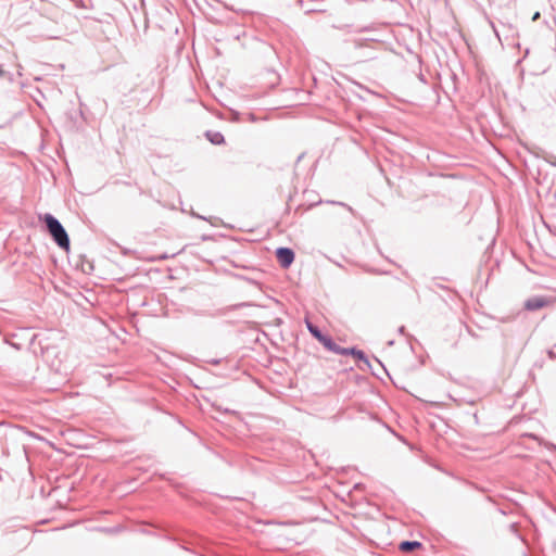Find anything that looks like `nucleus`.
I'll return each mask as SVG.
<instances>
[{
  "label": "nucleus",
  "mask_w": 556,
  "mask_h": 556,
  "mask_svg": "<svg viewBox=\"0 0 556 556\" xmlns=\"http://www.w3.org/2000/svg\"><path fill=\"white\" fill-rule=\"evenodd\" d=\"M38 218L54 243L60 249L68 251L71 245L70 237L61 222L51 213L39 214Z\"/></svg>",
  "instance_id": "obj_1"
},
{
  "label": "nucleus",
  "mask_w": 556,
  "mask_h": 556,
  "mask_svg": "<svg viewBox=\"0 0 556 556\" xmlns=\"http://www.w3.org/2000/svg\"><path fill=\"white\" fill-rule=\"evenodd\" d=\"M38 218L54 243L60 249L68 251L71 245L70 237L61 222L51 213L39 214Z\"/></svg>",
  "instance_id": "obj_2"
},
{
  "label": "nucleus",
  "mask_w": 556,
  "mask_h": 556,
  "mask_svg": "<svg viewBox=\"0 0 556 556\" xmlns=\"http://www.w3.org/2000/svg\"><path fill=\"white\" fill-rule=\"evenodd\" d=\"M35 338V334L29 333V329H22L20 333H8L2 331V342L14 348L22 350L26 348Z\"/></svg>",
  "instance_id": "obj_3"
},
{
  "label": "nucleus",
  "mask_w": 556,
  "mask_h": 556,
  "mask_svg": "<svg viewBox=\"0 0 556 556\" xmlns=\"http://www.w3.org/2000/svg\"><path fill=\"white\" fill-rule=\"evenodd\" d=\"M346 356L354 357L356 359L357 366L361 370H369L374 376H376L377 378H380V375L375 371L368 356L365 354L364 351L357 349L356 346H351V348H348Z\"/></svg>",
  "instance_id": "obj_4"
},
{
  "label": "nucleus",
  "mask_w": 556,
  "mask_h": 556,
  "mask_svg": "<svg viewBox=\"0 0 556 556\" xmlns=\"http://www.w3.org/2000/svg\"><path fill=\"white\" fill-rule=\"evenodd\" d=\"M275 256L279 265L287 269L289 268L295 258V253L291 248L288 247H279L275 251Z\"/></svg>",
  "instance_id": "obj_5"
},
{
  "label": "nucleus",
  "mask_w": 556,
  "mask_h": 556,
  "mask_svg": "<svg viewBox=\"0 0 556 556\" xmlns=\"http://www.w3.org/2000/svg\"><path fill=\"white\" fill-rule=\"evenodd\" d=\"M255 304L252 303V302H241V303H237V304H232V305H228V306H225V307H220L212 313H201V312H197L195 315L198 316H211V317H222V316H225L227 315L229 312H232V311H236V309H239V308H242V307H249V306H254Z\"/></svg>",
  "instance_id": "obj_6"
},
{
  "label": "nucleus",
  "mask_w": 556,
  "mask_h": 556,
  "mask_svg": "<svg viewBox=\"0 0 556 556\" xmlns=\"http://www.w3.org/2000/svg\"><path fill=\"white\" fill-rule=\"evenodd\" d=\"M551 304L548 298L543 295H535L527 299L523 303V308L528 312L540 311Z\"/></svg>",
  "instance_id": "obj_7"
},
{
  "label": "nucleus",
  "mask_w": 556,
  "mask_h": 556,
  "mask_svg": "<svg viewBox=\"0 0 556 556\" xmlns=\"http://www.w3.org/2000/svg\"><path fill=\"white\" fill-rule=\"evenodd\" d=\"M422 547V543L416 540H405L399 544V549L403 553H410Z\"/></svg>",
  "instance_id": "obj_8"
},
{
  "label": "nucleus",
  "mask_w": 556,
  "mask_h": 556,
  "mask_svg": "<svg viewBox=\"0 0 556 556\" xmlns=\"http://www.w3.org/2000/svg\"><path fill=\"white\" fill-rule=\"evenodd\" d=\"M205 137L214 146H220L225 142V137L219 131L206 130Z\"/></svg>",
  "instance_id": "obj_9"
},
{
  "label": "nucleus",
  "mask_w": 556,
  "mask_h": 556,
  "mask_svg": "<svg viewBox=\"0 0 556 556\" xmlns=\"http://www.w3.org/2000/svg\"><path fill=\"white\" fill-rule=\"evenodd\" d=\"M305 324H306V328L308 330V332L312 334V337L314 339H316L317 341L321 338V336L324 334V332L319 329L318 326L314 325L309 319H305Z\"/></svg>",
  "instance_id": "obj_10"
},
{
  "label": "nucleus",
  "mask_w": 556,
  "mask_h": 556,
  "mask_svg": "<svg viewBox=\"0 0 556 556\" xmlns=\"http://www.w3.org/2000/svg\"><path fill=\"white\" fill-rule=\"evenodd\" d=\"M318 342L320 344H323V346L326 349V350H329L330 346L333 344V342H336L329 334H326L324 333L321 336V338L318 340Z\"/></svg>",
  "instance_id": "obj_11"
},
{
  "label": "nucleus",
  "mask_w": 556,
  "mask_h": 556,
  "mask_svg": "<svg viewBox=\"0 0 556 556\" xmlns=\"http://www.w3.org/2000/svg\"><path fill=\"white\" fill-rule=\"evenodd\" d=\"M328 351L339 355H348V348L340 346L336 342H333Z\"/></svg>",
  "instance_id": "obj_12"
},
{
  "label": "nucleus",
  "mask_w": 556,
  "mask_h": 556,
  "mask_svg": "<svg viewBox=\"0 0 556 556\" xmlns=\"http://www.w3.org/2000/svg\"><path fill=\"white\" fill-rule=\"evenodd\" d=\"M67 116L75 125L78 123V119L81 122L85 121L84 112L81 109L78 112L68 113Z\"/></svg>",
  "instance_id": "obj_13"
},
{
  "label": "nucleus",
  "mask_w": 556,
  "mask_h": 556,
  "mask_svg": "<svg viewBox=\"0 0 556 556\" xmlns=\"http://www.w3.org/2000/svg\"><path fill=\"white\" fill-rule=\"evenodd\" d=\"M333 28L341 29V30H348L351 31V25L348 24H340V25H332Z\"/></svg>",
  "instance_id": "obj_14"
},
{
  "label": "nucleus",
  "mask_w": 556,
  "mask_h": 556,
  "mask_svg": "<svg viewBox=\"0 0 556 556\" xmlns=\"http://www.w3.org/2000/svg\"><path fill=\"white\" fill-rule=\"evenodd\" d=\"M547 355L551 359H556V344L547 351Z\"/></svg>",
  "instance_id": "obj_15"
},
{
  "label": "nucleus",
  "mask_w": 556,
  "mask_h": 556,
  "mask_svg": "<svg viewBox=\"0 0 556 556\" xmlns=\"http://www.w3.org/2000/svg\"><path fill=\"white\" fill-rule=\"evenodd\" d=\"M175 256V254L170 255V257ZM169 258V255L164 253V254H161V255H157L153 258V261H164V260H167Z\"/></svg>",
  "instance_id": "obj_16"
},
{
  "label": "nucleus",
  "mask_w": 556,
  "mask_h": 556,
  "mask_svg": "<svg viewBox=\"0 0 556 556\" xmlns=\"http://www.w3.org/2000/svg\"><path fill=\"white\" fill-rule=\"evenodd\" d=\"M511 532H514L515 534H518V530H519V526L518 523L514 522L509 526Z\"/></svg>",
  "instance_id": "obj_17"
},
{
  "label": "nucleus",
  "mask_w": 556,
  "mask_h": 556,
  "mask_svg": "<svg viewBox=\"0 0 556 556\" xmlns=\"http://www.w3.org/2000/svg\"><path fill=\"white\" fill-rule=\"evenodd\" d=\"M328 203L342 205V206L346 207L349 211H352V207H351V206H349L348 204L343 203V202L329 201Z\"/></svg>",
  "instance_id": "obj_18"
},
{
  "label": "nucleus",
  "mask_w": 556,
  "mask_h": 556,
  "mask_svg": "<svg viewBox=\"0 0 556 556\" xmlns=\"http://www.w3.org/2000/svg\"><path fill=\"white\" fill-rule=\"evenodd\" d=\"M375 361H376V362L378 363V365L382 368V370H383L387 375H389V374H388V371H387V369H386V367H384V365L381 363V361H380V359H378L377 357H375Z\"/></svg>",
  "instance_id": "obj_19"
},
{
  "label": "nucleus",
  "mask_w": 556,
  "mask_h": 556,
  "mask_svg": "<svg viewBox=\"0 0 556 556\" xmlns=\"http://www.w3.org/2000/svg\"><path fill=\"white\" fill-rule=\"evenodd\" d=\"M191 215H192L193 217H197V218H200V219H204V220H206V217H204V216H202V215H199L198 213H195V212H193V211L191 212Z\"/></svg>",
  "instance_id": "obj_20"
},
{
  "label": "nucleus",
  "mask_w": 556,
  "mask_h": 556,
  "mask_svg": "<svg viewBox=\"0 0 556 556\" xmlns=\"http://www.w3.org/2000/svg\"><path fill=\"white\" fill-rule=\"evenodd\" d=\"M540 15H541V14H540V12H535V13L533 14V16H532V21H536V20H539V18H540Z\"/></svg>",
  "instance_id": "obj_21"
},
{
  "label": "nucleus",
  "mask_w": 556,
  "mask_h": 556,
  "mask_svg": "<svg viewBox=\"0 0 556 556\" xmlns=\"http://www.w3.org/2000/svg\"><path fill=\"white\" fill-rule=\"evenodd\" d=\"M399 332H400L401 334H404V333H405V327H404V326H401V327L399 328Z\"/></svg>",
  "instance_id": "obj_22"
},
{
  "label": "nucleus",
  "mask_w": 556,
  "mask_h": 556,
  "mask_svg": "<svg viewBox=\"0 0 556 556\" xmlns=\"http://www.w3.org/2000/svg\"><path fill=\"white\" fill-rule=\"evenodd\" d=\"M247 281H249V282H251V283H253V285L258 286V282H257V281H255V280H253V279L247 278Z\"/></svg>",
  "instance_id": "obj_23"
},
{
  "label": "nucleus",
  "mask_w": 556,
  "mask_h": 556,
  "mask_svg": "<svg viewBox=\"0 0 556 556\" xmlns=\"http://www.w3.org/2000/svg\"><path fill=\"white\" fill-rule=\"evenodd\" d=\"M548 163H549L552 166H556V157H555V160H553V161H548Z\"/></svg>",
  "instance_id": "obj_24"
},
{
  "label": "nucleus",
  "mask_w": 556,
  "mask_h": 556,
  "mask_svg": "<svg viewBox=\"0 0 556 556\" xmlns=\"http://www.w3.org/2000/svg\"><path fill=\"white\" fill-rule=\"evenodd\" d=\"M211 364H213V365H218V364H219V361H218V359H213V361L211 362Z\"/></svg>",
  "instance_id": "obj_25"
},
{
  "label": "nucleus",
  "mask_w": 556,
  "mask_h": 556,
  "mask_svg": "<svg viewBox=\"0 0 556 556\" xmlns=\"http://www.w3.org/2000/svg\"><path fill=\"white\" fill-rule=\"evenodd\" d=\"M320 203H321V201L319 200V201H317V202H315V203L311 204L308 207H312V206L317 205V204H320Z\"/></svg>",
  "instance_id": "obj_26"
},
{
  "label": "nucleus",
  "mask_w": 556,
  "mask_h": 556,
  "mask_svg": "<svg viewBox=\"0 0 556 556\" xmlns=\"http://www.w3.org/2000/svg\"><path fill=\"white\" fill-rule=\"evenodd\" d=\"M1 426H2V428H4V427H9V428H10V426H9V425H7V422H5V421H3V420H2V422H1Z\"/></svg>",
  "instance_id": "obj_27"
},
{
  "label": "nucleus",
  "mask_w": 556,
  "mask_h": 556,
  "mask_svg": "<svg viewBox=\"0 0 556 556\" xmlns=\"http://www.w3.org/2000/svg\"><path fill=\"white\" fill-rule=\"evenodd\" d=\"M302 206H303L302 204H300L299 206H296V208H295V213H296V212H299V211L302 208Z\"/></svg>",
  "instance_id": "obj_28"
},
{
  "label": "nucleus",
  "mask_w": 556,
  "mask_h": 556,
  "mask_svg": "<svg viewBox=\"0 0 556 556\" xmlns=\"http://www.w3.org/2000/svg\"><path fill=\"white\" fill-rule=\"evenodd\" d=\"M289 212H290V206L287 204L285 213H289Z\"/></svg>",
  "instance_id": "obj_29"
},
{
  "label": "nucleus",
  "mask_w": 556,
  "mask_h": 556,
  "mask_svg": "<svg viewBox=\"0 0 556 556\" xmlns=\"http://www.w3.org/2000/svg\"><path fill=\"white\" fill-rule=\"evenodd\" d=\"M473 418H475L476 424H478V416H477V413H475V414H473Z\"/></svg>",
  "instance_id": "obj_30"
},
{
  "label": "nucleus",
  "mask_w": 556,
  "mask_h": 556,
  "mask_svg": "<svg viewBox=\"0 0 556 556\" xmlns=\"http://www.w3.org/2000/svg\"><path fill=\"white\" fill-rule=\"evenodd\" d=\"M88 267H89V269L93 268L92 264H90V263H88Z\"/></svg>",
  "instance_id": "obj_31"
},
{
  "label": "nucleus",
  "mask_w": 556,
  "mask_h": 556,
  "mask_svg": "<svg viewBox=\"0 0 556 556\" xmlns=\"http://www.w3.org/2000/svg\"><path fill=\"white\" fill-rule=\"evenodd\" d=\"M104 531H105V532H111V531H112V529H108V528H105V529H104Z\"/></svg>",
  "instance_id": "obj_32"
},
{
  "label": "nucleus",
  "mask_w": 556,
  "mask_h": 556,
  "mask_svg": "<svg viewBox=\"0 0 556 556\" xmlns=\"http://www.w3.org/2000/svg\"><path fill=\"white\" fill-rule=\"evenodd\" d=\"M1 75H2V77H4V76H5V72H4L3 70H2V72H1Z\"/></svg>",
  "instance_id": "obj_33"
},
{
  "label": "nucleus",
  "mask_w": 556,
  "mask_h": 556,
  "mask_svg": "<svg viewBox=\"0 0 556 556\" xmlns=\"http://www.w3.org/2000/svg\"><path fill=\"white\" fill-rule=\"evenodd\" d=\"M525 556H528V555H525Z\"/></svg>",
  "instance_id": "obj_34"
}]
</instances>
